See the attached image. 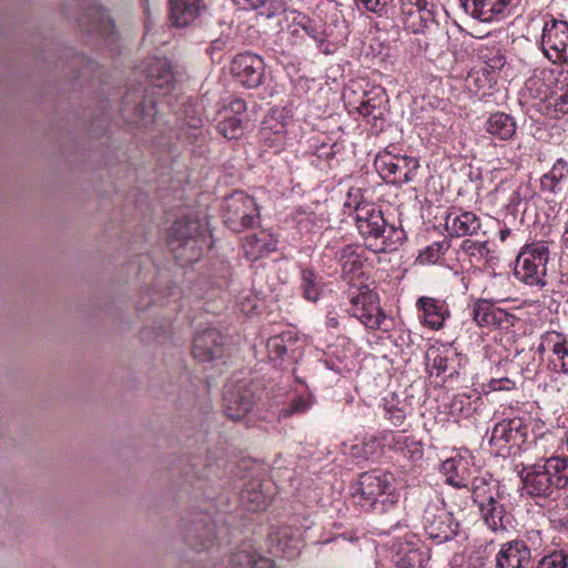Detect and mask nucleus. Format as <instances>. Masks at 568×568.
<instances>
[{"mask_svg": "<svg viewBox=\"0 0 568 568\" xmlns=\"http://www.w3.org/2000/svg\"><path fill=\"white\" fill-rule=\"evenodd\" d=\"M545 438L535 442L539 462L524 467L523 489L531 497L548 498L559 489L568 488V457L546 456Z\"/></svg>", "mask_w": 568, "mask_h": 568, "instance_id": "f257e3e1", "label": "nucleus"}, {"mask_svg": "<svg viewBox=\"0 0 568 568\" xmlns=\"http://www.w3.org/2000/svg\"><path fill=\"white\" fill-rule=\"evenodd\" d=\"M169 245L175 260L183 264L195 263L207 245L200 221L193 216L175 221L170 229Z\"/></svg>", "mask_w": 568, "mask_h": 568, "instance_id": "f03ea898", "label": "nucleus"}, {"mask_svg": "<svg viewBox=\"0 0 568 568\" xmlns=\"http://www.w3.org/2000/svg\"><path fill=\"white\" fill-rule=\"evenodd\" d=\"M355 223L362 236L382 240L381 250H387L389 243H398L404 237V231L387 225L381 210L372 203H359L355 207Z\"/></svg>", "mask_w": 568, "mask_h": 568, "instance_id": "7ed1b4c3", "label": "nucleus"}, {"mask_svg": "<svg viewBox=\"0 0 568 568\" xmlns=\"http://www.w3.org/2000/svg\"><path fill=\"white\" fill-rule=\"evenodd\" d=\"M548 260L549 250L544 243L526 245L517 256L514 275L526 285L544 287Z\"/></svg>", "mask_w": 568, "mask_h": 568, "instance_id": "20e7f679", "label": "nucleus"}, {"mask_svg": "<svg viewBox=\"0 0 568 568\" xmlns=\"http://www.w3.org/2000/svg\"><path fill=\"white\" fill-rule=\"evenodd\" d=\"M352 308L351 314L357 317L367 328L381 329L386 315L378 304V296L363 282L352 283L347 292Z\"/></svg>", "mask_w": 568, "mask_h": 568, "instance_id": "39448f33", "label": "nucleus"}, {"mask_svg": "<svg viewBox=\"0 0 568 568\" xmlns=\"http://www.w3.org/2000/svg\"><path fill=\"white\" fill-rule=\"evenodd\" d=\"M224 224L233 232H242L260 222V210L254 197L236 191L225 197L223 204Z\"/></svg>", "mask_w": 568, "mask_h": 568, "instance_id": "423d86ee", "label": "nucleus"}, {"mask_svg": "<svg viewBox=\"0 0 568 568\" xmlns=\"http://www.w3.org/2000/svg\"><path fill=\"white\" fill-rule=\"evenodd\" d=\"M423 519L426 534L437 544L452 540L458 535L459 523L446 510L444 500L439 497L426 506Z\"/></svg>", "mask_w": 568, "mask_h": 568, "instance_id": "0eeeda50", "label": "nucleus"}, {"mask_svg": "<svg viewBox=\"0 0 568 568\" xmlns=\"http://www.w3.org/2000/svg\"><path fill=\"white\" fill-rule=\"evenodd\" d=\"M256 400L255 385L250 381H239L225 385L223 394V412L232 420L245 417Z\"/></svg>", "mask_w": 568, "mask_h": 568, "instance_id": "6e6552de", "label": "nucleus"}, {"mask_svg": "<svg viewBox=\"0 0 568 568\" xmlns=\"http://www.w3.org/2000/svg\"><path fill=\"white\" fill-rule=\"evenodd\" d=\"M355 496H359V500L368 506H374L382 497H385L383 504L385 501L395 503L392 476L381 471L362 474L357 481Z\"/></svg>", "mask_w": 568, "mask_h": 568, "instance_id": "1a4fd4ad", "label": "nucleus"}, {"mask_svg": "<svg viewBox=\"0 0 568 568\" xmlns=\"http://www.w3.org/2000/svg\"><path fill=\"white\" fill-rule=\"evenodd\" d=\"M374 164L383 179L399 184L412 181L419 168L417 159L397 156L389 152L379 153L375 158Z\"/></svg>", "mask_w": 568, "mask_h": 568, "instance_id": "9d476101", "label": "nucleus"}, {"mask_svg": "<svg viewBox=\"0 0 568 568\" xmlns=\"http://www.w3.org/2000/svg\"><path fill=\"white\" fill-rule=\"evenodd\" d=\"M120 111L129 123L148 126L153 122L155 105L153 100L146 97L145 89L140 87L124 94Z\"/></svg>", "mask_w": 568, "mask_h": 568, "instance_id": "9b49d317", "label": "nucleus"}, {"mask_svg": "<svg viewBox=\"0 0 568 568\" xmlns=\"http://www.w3.org/2000/svg\"><path fill=\"white\" fill-rule=\"evenodd\" d=\"M184 541L194 550H209L216 540L217 531L209 514H197L182 528Z\"/></svg>", "mask_w": 568, "mask_h": 568, "instance_id": "f8f14e48", "label": "nucleus"}, {"mask_svg": "<svg viewBox=\"0 0 568 568\" xmlns=\"http://www.w3.org/2000/svg\"><path fill=\"white\" fill-rule=\"evenodd\" d=\"M541 48L554 63L568 59V22L550 19L546 21L541 34Z\"/></svg>", "mask_w": 568, "mask_h": 568, "instance_id": "ddd939ff", "label": "nucleus"}, {"mask_svg": "<svg viewBox=\"0 0 568 568\" xmlns=\"http://www.w3.org/2000/svg\"><path fill=\"white\" fill-rule=\"evenodd\" d=\"M225 338L215 328H206L194 336L193 356L199 362L221 358L224 353Z\"/></svg>", "mask_w": 568, "mask_h": 568, "instance_id": "4468645a", "label": "nucleus"}, {"mask_svg": "<svg viewBox=\"0 0 568 568\" xmlns=\"http://www.w3.org/2000/svg\"><path fill=\"white\" fill-rule=\"evenodd\" d=\"M264 64L260 57L243 53L232 61L231 70L237 80L246 88H257L262 83Z\"/></svg>", "mask_w": 568, "mask_h": 568, "instance_id": "2eb2a0df", "label": "nucleus"}, {"mask_svg": "<svg viewBox=\"0 0 568 568\" xmlns=\"http://www.w3.org/2000/svg\"><path fill=\"white\" fill-rule=\"evenodd\" d=\"M449 484L458 488H467L473 494L474 501L478 507L496 499L500 498L503 493L499 491V484L493 479L488 474L477 476L469 483L464 479L448 478Z\"/></svg>", "mask_w": 568, "mask_h": 568, "instance_id": "dca6fc26", "label": "nucleus"}, {"mask_svg": "<svg viewBox=\"0 0 568 568\" xmlns=\"http://www.w3.org/2000/svg\"><path fill=\"white\" fill-rule=\"evenodd\" d=\"M531 551L526 540L515 539L500 546L495 557L496 568H526L530 564Z\"/></svg>", "mask_w": 568, "mask_h": 568, "instance_id": "f3484780", "label": "nucleus"}, {"mask_svg": "<svg viewBox=\"0 0 568 568\" xmlns=\"http://www.w3.org/2000/svg\"><path fill=\"white\" fill-rule=\"evenodd\" d=\"M271 485L263 484L260 479L253 478L244 484L240 493L241 505L250 511H260L267 507L271 501Z\"/></svg>", "mask_w": 568, "mask_h": 568, "instance_id": "a211bd4d", "label": "nucleus"}, {"mask_svg": "<svg viewBox=\"0 0 568 568\" xmlns=\"http://www.w3.org/2000/svg\"><path fill=\"white\" fill-rule=\"evenodd\" d=\"M546 115L559 119L568 114V71H564L556 80L550 94L545 99Z\"/></svg>", "mask_w": 568, "mask_h": 568, "instance_id": "6ab92c4d", "label": "nucleus"}, {"mask_svg": "<svg viewBox=\"0 0 568 568\" xmlns=\"http://www.w3.org/2000/svg\"><path fill=\"white\" fill-rule=\"evenodd\" d=\"M140 70L153 87L166 89L173 83L172 68L165 58H148L140 65Z\"/></svg>", "mask_w": 568, "mask_h": 568, "instance_id": "aec40b11", "label": "nucleus"}, {"mask_svg": "<svg viewBox=\"0 0 568 568\" xmlns=\"http://www.w3.org/2000/svg\"><path fill=\"white\" fill-rule=\"evenodd\" d=\"M465 11L481 22H491L504 14L510 0H462Z\"/></svg>", "mask_w": 568, "mask_h": 568, "instance_id": "412c9836", "label": "nucleus"}, {"mask_svg": "<svg viewBox=\"0 0 568 568\" xmlns=\"http://www.w3.org/2000/svg\"><path fill=\"white\" fill-rule=\"evenodd\" d=\"M417 307L423 312L424 323L432 329H439L450 316L445 301L422 296L417 300Z\"/></svg>", "mask_w": 568, "mask_h": 568, "instance_id": "4be33fe9", "label": "nucleus"}, {"mask_svg": "<svg viewBox=\"0 0 568 568\" xmlns=\"http://www.w3.org/2000/svg\"><path fill=\"white\" fill-rule=\"evenodd\" d=\"M445 225L450 235L457 237L476 235L481 227L479 217L469 211L448 213Z\"/></svg>", "mask_w": 568, "mask_h": 568, "instance_id": "5701e85b", "label": "nucleus"}, {"mask_svg": "<svg viewBox=\"0 0 568 568\" xmlns=\"http://www.w3.org/2000/svg\"><path fill=\"white\" fill-rule=\"evenodd\" d=\"M205 9L203 0H170V19L175 27L192 24Z\"/></svg>", "mask_w": 568, "mask_h": 568, "instance_id": "b1692460", "label": "nucleus"}, {"mask_svg": "<svg viewBox=\"0 0 568 568\" xmlns=\"http://www.w3.org/2000/svg\"><path fill=\"white\" fill-rule=\"evenodd\" d=\"M277 241L267 231L261 230L257 233L245 236L243 240V250L245 256L252 261H256L265 253L276 250Z\"/></svg>", "mask_w": 568, "mask_h": 568, "instance_id": "393cba45", "label": "nucleus"}, {"mask_svg": "<svg viewBox=\"0 0 568 568\" xmlns=\"http://www.w3.org/2000/svg\"><path fill=\"white\" fill-rule=\"evenodd\" d=\"M89 12L81 22L88 32H95L104 38H109L114 32V24L109 13L97 3L88 7Z\"/></svg>", "mask_w": 568, "mask_h": 568, "instance_id": "a878e982", "label": "nucleus"}, {"mask_svg": "<svg viewBox=\"0 0 568 568\" xmlns=\"http://www.w3.org/2000/svg\"><path fill=\"white\" fill-rule=\"evenodd\" d=\"M523 437V422L519 418L503 419L497 423L491 432L490 444L501 446L504 444H517Z\"/></svg>", "mask_w": 568, "mask_h": 568, "instance_id": "bb28decb", "label": "nucleus"}, {"mask_svg": "<svg viewBox=\"0 0 568 568\" xmlns=\"http://www.w3.org/2000/svg\"><path fill=\"white\" fill-rule=\"evenodd\" d=\"M473 318L481 327L500 326L506 322L508 314L486 300H479L474 304Z\"/></svg>", "mask_w": 568, "mask_h": 568, "instance_id": "cd10ccee", "label": "nucleus"}, {"mask_svg": "<svg viewBox=\"0 0 568 568\" xmlns=\"http://www.w3.org/2000/svg\"><path fill=\"white\" fill-rule=\"evenodd\" d=\"M225 568H282L274 559L258 556L254 550L241 549L232 554Z\"/></svg>", "mask_w": 568, "mask_h": 568, "instance_id": "c85d7f7f", "label": "nucleus"}, {"mask_svg": "<svg viewBox=\"0 0 568 568\" xmlns=\"http://www.w3.org/2000/svg\"><path fill=\"white\" fill-rule=\"evenodd\" d=\"M277 544L274 549L275 555H281L287 559H293L298 556L303 540L298 529L290 527L281 528L276 536Z\"/></svg>", "mask_w": 568, "mask_h": 568, "instance_id": "c756f323", "label": "nucleus"}, {"mask_svg": "<svg viewBox=\"0 0 568 568\" xmlns=\"http://www.w3.org/2000/svg\"><path fill=\"white\" fill-rule=\"evenodd\" d=\"M516 122L514 118L505 112L491 113L485 122V131L498 139L509 140L516 133Z\"/></svg>", "mask_w": 568, "mask_h": 568, "instance_id": "7c9ffc66", "label": "nucleus"}, {"mask_svg": "<svg viewBox=\"0 0 568 568\" xmlns=\"http://www.w3.org/2000/svg\"><path fill=\"white\" fill-rule=\"evenodd\" d=\"M433 7L428 6L399 12L404 29L415 34L424 32L428 23L434 21Z\"/></svg>", "mask_w": 568, "mask_h": 568, "instance_id": "2f4dec72", "label": "nucleus"}, {"mask_svg": "<svg viewBox=\"0 0 568 568\" xmlns=\"http://www.w3.org/2000/svg\"><path fill=\"white\" fill-rule=\"evenodd\" d=\"M504 495L479 507L486 525L494 531L505 530L507 527V515L503 503Z\"/></svg>", "mask_w": 568, "mask_h": 568, "instance_id": "473e14b6", "label": "nucleus"}, {"mask_svg": "<svg viewBox=\"0 0 568 568\" xmlns=\"http://www.w3.org/2000/svg\"><path fill=\"white\" fill-rule=\"evenodd\" d=\"M568 179V162L562 158L557 159L549 172L540 179V185L544 191L555 193L560 183Z\"/></svg>", "mask_w": 568, "mask_h": 568, "instance_id": "72a5a7b5", "label": "nucleus"}, {"mask_svg": "<svg viewBox=\"0 0 568 568\" xmlns=\"http://www.w3.org/2000/svg\"><path fill=\"white\" fill-rule=\"evenodd\" d=\"M392 447L413 460H417L423 456L422 445L405 433H397L393 436Z\"/></svg>", "mask_w": 568, "mask_h": 568, "instance_id": "f704fd0d", "label": "nucleus"}, {"mask_svg": "<svg viewBox=\"0 0 568 568\" xmlns=\"http://www.w3.org/2000/svg\"><path fill=\"white\" fill-rule=\"evenodd\" d=\"M260 134L268 146H278L284 142L285 126L273 119L267 120L263 122Z\"/></svg>", "mask_w": 568, "mask_h": 568, "instance_id": "c9c22d12", "label": "nucleus"}, {"mask_svg": "<svg viewBox=\"0 0 568 568\" xmlns=\"http://www.w3.org/2000/svg\"><path fill=\"white\" fill-rule=\"evenodd\" d=\"M337 255L345 274H356L361 270L363 262L359 253L357 252V247L346 245L337 253Z\"/></svg>", "mask_w": 568, "mask_h": 568, "instance_id": "e433bc0d", "label": "nucleus"}, {"mask_svg": "<svg viewBox=\"0 0 568 568\" xmlns=\"http://www.w3.org/2000/svg\"><path fill=\"white\" fill-rule=\"evenodd\" d=\"M292 14L293 22L302 30H304L308 37L317 42L324 40L323 26L321 22L312 20L308 16L302 12L293 11Z\"/></svg>", "mask_w": 568, "mask_h": 568, "instance_id": "4c0bfd02", "label": "nucleus"}, {"mask_svg": "<svg viewBox=\"0 0 568 568\" xmlns=\"http://www.w3.org/2000/svg\"><path fill=\"white\" fill-rule=\"evenodd\" d=\"M243 121V116L224 114L223 120L217 124V130L226 139H239L244 131Z\"/></svg>", "mask_w": 568, "mask_h": 568, "instance_id": "58836bf2", "label": "nucleus"}, {"mask_svg": "<svg viewBox=\"0 0 568 568\" xmlns=\"http://www.w3.org/2000/svg\"><path fill=\"white\" fill-rule=\"evenodd\" d=\"M292 343V332H285L281 335L268 338L266 346L270 356L274 358H282L288 351H291Z\"/></svg>", "mask_w": 568, "mask_h": 568, "instance_id": "ea45409f", "label": "nucleus"}, {"mask_svg": "<svg viewBox=\"0 0 568 568\" xmlns=\"http://www.w3.org/2000/svg\"><path fill=\"white\" fill-rule=\"evenodd\" d=\"M550 365L555 372L568 374V341L561 334L554 356L550 357Z\"/></svg>", "mask_w": 568, "mask_h": 568, "instance_id": "a19ab883", "label": "nucleus"}, {"mask_svg": "<svg viewBox=\"0 0 568 568\" xmlns=\"http://www.w3.org/2000/svg\"><path fill=\"white\" fill-rule=\"evenodd\" d=\"M420 557L422 554L417 549L406 545L395 554L393 561L395 568H415L420 562Z\"/></svg>", "mask_w": 568, "mask_h": 568, "instance_id": "79ce46f5", "label": "nucleus"}, {"mask_svg": "<svg viewBox=\"0 0 568 568\" xmlns=\"http://www.w3.org/2000/svg\"><path fill=\"white\" fill-rule=\"evenodd\" d=\"M303 295L306 300L315 302L320 296V283L317 276L311 270L302 271V285Z\"/></svg>", "mask_w": 568, "mask_h": 568, "instance_id": "37998d69", "label": "nucleus"}, {"mask_svg": "<svg viewBox=\"0 0 568 568\" xmlns=\"http://www.w3.org/2000/svg\"><path fill=\"white\" fill-rule=\"evenodd\" d=\"M460 247L470 258H474L477 262L488 260L490 253L488 243L486 241L476 242L471 240H465L463 241Z\"/></svg>", "mask_w": 568, "mask_h": 568, "instance_id": "c03bdc74", "label": "nucleus"}, {"mask_svg": "<svg viewBox=\"0 0 568 568\" xmlns=\"http://www.w3.org/2000/svg\"><path fill=\"white\" fill-rule=\"evenodd\" d=\"M480 58L486 64V68L483 69V75L485 73H489L488 69L491 71L500 70L505 64V58L500 53L499 49H495L490 51L488 48L480 50Z\"/></svg>", "mask_w": 568, "mask_h": 568, "instance_id": "a18cd8bd", "label": "nucleus"}, {"mask_svg": "<svg viewBox=\"0 0 568 568\" xmlns=\"http://www.w3.org/2000/svg\"><path fill=\"white\" fill-rule=\"evenodd\" d=\"M537 568H568V552L554 551L541 558Z\"/></svg>", "mask_w": 568, "mask_h": 568, "instance_id": "49530a36", "label": "nucleus"}, {"mask_svg": "<svg viewBox=\"0 0 568 568\" xmlns=\"http://www.w3.org/2000/svg\"><path fill=\"white\" fill-rule=\"evenodd\" d=\"M559 333L557 332H547L541 336L540 343L537 347V353L540 356H548V361L550 362V357L554 356V352L556 345H558Z\"/></svg>", "mask_w": 568, "mask_h": 568, "instance_id": "de8ad7c7", "label": "nucleus"}, {"mask_svg": "<svg viewBox=\"0 0 568 568\" xmlns=\"http://www.w3.org/2000/svg\"><path fill=\"white\" fill-rule=\"evenodd\" d=\"M313 405L311 396H297L295 397L287 408L281 410L280 416L288 417L294 413H304Z\"/></svg>", "mask_w": 568, "mask_h": 568, "instance_id": "09e8293b", "label": "nucleus"}, {"mask_svg": "<svg viewBox=\"0 0 568 568\" xmlns=\"http://www.w3.org/2000/svg\"><path fill=\"white\" fill-rule=\"evenodd\" d=\"M358 8L374 12L382 17L387 13L388 4L392 0H355Z\"/></svg>", "mask_w": 568, "mask_h": 568, "instance_id": "8fccbe9b", "label": "nucleus"}, {"mask_svg": "<svg viewBox=\"0 0 568 568\" xmlns=\"http://www.w3.org/2000/svg\"><path fill=\"white\" fill-rule=\"evenodd\" d=\"M450 358L447 355L437 354L433 359V367L436 369V374L445 375L447 374L452 377L454 374H457V371L449 365Z\"/></svg>", "mask_w": 568, "mask_h": 568, "instance_id": "3c124183", "label": "nucleus"}, {"mask_svg": "<svg viewBox=\"0 0 568 568\" xmlns=\"http://www.w3.org/2000/svg\"><path fill=\"white\" fill-rule=\"evenodd\" d=\"M443 245L440 242L433 243L420 252L418 260L422 263H434L439 257Z\"/></svg>", "mask_w": 568, "mask_h": 568, "instance_id": "603ef678", "label": "nucleus"}, {"mask_svg": "<svg viewBox=\"0 0 568 568\" xmlns=\"http://www.w3.org/2000/svg\"><path fill=\"white\" fill-rule=\"evenodd\" d=\"M378 105L376 103V99H367L365 101H363L359 106H358V112L363 115V116H373V118H378L382 112L378 111Z\"/></svg>", "mask_w": 568, "mask_h": 568, "instance_id": "864d4df0", "label": "nucleus"}, {"mask_svg": "<svg viewBox=\"0 0 568 568\" xmlns=\"http://www.w3.org/2000/svg\"><path fill=\"white\" fill-rule=\"evenodd\" d=\"M246 111V103L244 100L236 98L230 102L229 108L225 109L224 113L230 115H239L244 118Z\"/></svg>", "mask_w": 568, "mask_h": 568, "instance_id": "5fc2aeb1", "label": "nucleus"}, {"mask_svg": "<svg viewBox=\"0 0 568 568\" xmlns=\"http://www.w3.org/2000/svg\"><path fill=\"white\" fill-rule=\"evenodd\" d=\"M399 12L430 6L427 0H397Z\"/></svg>", "mask_w": 568, "mask_h": 568, "instance_id": "6e6d98bb", "label": "nucleus"}, {"mask_svg": "<svg viewBox=\"0 0 568 568\" xmlns=\"http://www.w3.org/2000/svg\"><path fill=\"white\" fill-rule=\"evenodd\" d=\"M467 83L469 89L471 88V83H474L478 90L484 88V84L481 83V79L479 77V71L469 73L467 77Z\"/></svg>", "mask_w": 568, "mask_h": 568, "instance_id": "4d7b16f0", "label": "nucleus"}, {"mask_svg": "<svg viewBox=\"0 0 568 568\" xmlns=\"http://www.w3.org/2000/svg\"><path fill=\"white\" fill-rule=\"evenodd\" d=\"M389 419L394 425L399 426L403 424L405 415L400 409L389 410Z\"/></svg>", "mask_w": 568, "mask_h": 568, "instance_id": "13d9d810", "label": "nucleus"}, {"mask_svg": "<svg viewBox=\"0 0 568 568\" xmlns=\"http://www.w3.org/2000/svg\"><path fill=\"white\" fill-rule=\"evenodd\" d=\"M527 540L531 542V546L540 545L541 538H540V531L539 530H531L527 532Z\"/></svg>", "mask_w": 568, "mask_h": 568, "instance_id": "bf43d9fd", "label": "nucleus"}, {"mask_svg": "<svg viewBox=\"0 0 568 568\" xmlns=\"http://www.w3.org/2000/svg\"><path fill=\"white\" fill-rule=\"evenodd\" d=\"M460 465V462H456L455 459H446L444 463H443V469L446 471V473H449L454 469H457V467Z\"/></svg>", "mask_w": 568, "mask_h": 568, "instance_id": "052dcab7", "label": "nucleus"}, {"mask_svg": "<svg viewBox=\"0 0 568 568\" xmlns=\"http://www.w3.org/2000/svg\"><path fill=\"white\" fill-rule=\"evenodd\" d=\"M498 384L499 385L495 387L496 389H511L515 387V383L507 378L504 382L499 381Z\"/></svg>", "mask_w": 568, "mask_h": 568, "instance_id": "680f3d73", "label": "nucleus"}, {"mask_svg": "<svg viewBox=\"0 0 568 568\" xmlns=\"http://www.w3.org/2000/svg\"><path fill=\"white\" fill-rule=\"evenodd\" d=\"M254 308H255V304L252 303V301L250 298H247V305L244 302L241 303L242 312L250 313Z\"/></svg>", "mask_w": 568, "mask_h": 568, "instance_id": "e2e57ef3", "label": "nucleus"}, {"mask_svg": "<svg viewBox=\"0 0 568 568\" xmlns=\"http://www.w3.org/2000/svg\"><path fill=\"white\" fill-rule=\"evenodd\" d=\"M510 229L504 227L499 231V239L500 241L505 242L507 237L510 235Z\"/></svg>", "mask_w": 568, "mask_h": 568, "instance_id": "0e129e2a", "label": "nucleus"}, {"mask_svg": "<svg viewBox=\"0 0 568 568\" xmlns=\"http://www.w3.org/2000/svg\"><path fill=\"white\" fill-rule=\"evenodd\" d=\"M78 59H79V61L81 63L91 64V61L88 58L83 57V55H79Z\"/></svg>", "mask_w": 568, "mask_h": 568, "instance_id": "69168bd1", "label": "nucleus"}]
</instances>
